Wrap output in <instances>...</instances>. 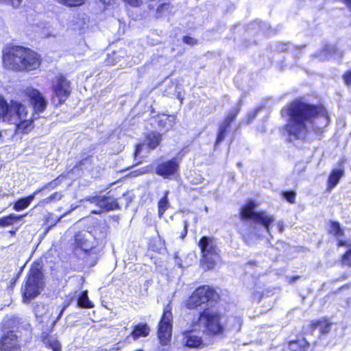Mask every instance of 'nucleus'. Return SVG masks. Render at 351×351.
Instances as JSON below:
<instances>
[{
  "mask_svg": "<svg viewBox=\"0 0 351 351\" xmlns=\"http://www.w3.org/2000/svg\"><path fill=\"white\" fill-rule=\"evenodd\" d=\"M183 41L184 43L190 45H194L196 44V40L190 36H184L183 38Z\"/></svg>",
  "mask_w": 351,
  "mask_h": 351,
  "instance_id": "37998d69",
  "label": "nucleus"
},
{
  "mask_svg": "<svg viewBox=\"0 0 351 351\" xmlns=\"http://www.w3.org/2000/svg\"><path fill=\"white\" fill-rule=\"evenodd\" d=\"M49 329L48 331H43L40 335V339L45 346L52 350L53 351H61V345L57 339H52L50 335L51 332Z\"/></svg>",
  "mask_w": 351,
  "mask_h": 351,
  "instance_id": "6ab92c4d",
  "label": "nucleus"
},
{
  "mask_svg": "<svg viewBox=\"0 0 351 351\" xmlns=\"http://www.w3.org/2000/svg\"><path fill=\"white\" fill-rule=\"evenodd\" d=\"M337 245L338 246H350V244L348 243V241H343V240H339Z\"/></svg>",
  "mask_w": 351,
  "mask_h": 351,
  "instance_id": "49530a36",
  "label": "nucleus"
},
{
  "mask_svg": "<svg viewBox=\"0 0 351 351\" xmlns=\"http://www.w3.org/2000/svg\"><path fill=\"white\" fill-rule=\"evenodd\" d=\"M25 93L36 112H42L46 109L47 101L38 90L28 88Z\"/></svg>",
  "mask_w": 351,
  "mask_h": 351,
  "instance_id": "4468645a",
  "label": "nucleus"
},
{
  "mask_svg": "<svg viewBox=\"0 0 351 351\" xmlns=\"http://www.w3.org/2000/svg\"><path fill=\"white\" fill-rule=\"evenodd\" d=\"M332 323L326 317H324L319 319H314L308 324V329L311 333H313L317 328H319L321 335L328 334L331 329Z\"/></svg>",
  "mask_w": 351,
  "mask_h": 351,
  "instance_id": "f3484780",
  "label": "nucleus"
},
{
  "mask_svg": "<svg viewBox=\"0 0 351 351\" xmlns=\"http://www.w3.org/2000/svg\"><path fill=\"white\" fill-rule=\"evenodd\" d=\"M134 351H143V350H142L141 349H137V350H135Z\"/></svg>",
  "mask_w": 351,
  "mask_h": 351,
  "instance_id": "5fc2aeb1",
  "label": "nucleus"
},
{
  "mask_svg": "<svg viewBox=\"0 0 351 351\" xmlns=\"http://www.w3.org/2000/svg\"><path fill=\"white\" fill-rule=\"evenodd\" d=\"M56 184H57L56 180H53L51 182L49 183L47 185H45V186H43V188L36 191L33 194L29 195L28 197L18 199L14 205V209L16 211H20V210H22L26 208L30 204L32 201L34 199L35 195L36 194H38V193L42 191L43 189H46L48 186V185L49 186L53 185L54 186Z\"/></svg>",
  "mask_w": 351,
  "mask_h": 351,
  "instance_id": "a211bd4d",
  "label": "nucleus"
},
{
  "mask_svg": "<svg viewBox=\"0 0 351 351\" xmlns=\"http://www.w3.org/2000/svg\"><path fill=\"white\" fill-rule=\"evenodd\" d=\"M45 276L42 265H32L21 287L23 302H28L36 298L45 289Z\"/></svg>",
  "mask_w": 351,
  "mask_h": 351,
  "instance_id": "423d86ee",
  "label": "nucleus"
},
{
  "mask_svg": "<svg viewBox=\"0 0 351 351\" xmlns=\"http://www.w3.org/2000/svg\"><path fill=\"white\" fill-rule=\"evenodd\" d=\"M201 252L208 263H215L217 261L218 254L213 239L211 237H203L198 242Z\"/></svg>",
  "mask_w": 351,
  "mask_h": 351,
  "instance_id": "9b49d317",
  "label": "nucleus"
},
{
  "mask_svg": "<svg viewBox=\"0 0 351 351\" xmlns=\"http://www.w3.org/2000/svg\"><path fill=\"white\" fill-rule=\"evenodd\" d=\"M180 162L176 158L159 164L156 168V173L164 178H169L178 174Z\"/></svg>",
  "mask_w": 351,
  "mask_h": 351,
  "instance_id": "ddd939ff",
  "label": "nucleus"
},
{
  "mask_svg": "<svg viewBox=\"0 0 351 351\" xmlns=\"http://www.w3.org/2000/svg\"><path fill=\"white\" fill-rule=\"evenodd\" d=\"M120 58L121 56L119 55L117 53H112V54L109 55L108 58L106 59V64L108 65H114L116 64H118L120 62Z\"/></svg>",
  "mask_w": 351,
  "mask_h": 351,
  "instance_id": "473e14b6",
  "label": "nucleus"
},
{
  "mask_svg": "<svg viewBox=\"0 0 351 351\" xmlns=\"http://www.w3.org/2000/svg\"><path fill=\"white\" fill-rule=\"evenodd\" d=\"M258 292H255V293H254V297H255L256 295H258Z\"/></svg>",
  "mask_w": 351,
  "mask_h": 351,
  "instance_id": "864d4df0",
  "label": "nucleus"
},
{
  "mask_svg": "<svg viewBox=\"0 0 351 351\" xmlns=\"http://www.w3.org/2000/svg\"><path fill=\"white\" fill-rule=\"evenodd\" d=\"M224 314L215 309L214 305L205 307L197 313V319L191 323V330L184 332L185 346L189 348H199L203 344L202 338L193 334V331H199L208 336L215 337L222 335L225 330L222 322Z\"/></svg>",
  "mask_w": 351,
  "mask_h": 351,
  "instance_id": "f03ea898",
  "label": "nucleus"
},
{
  "mask_svg": "<svg viewBox=\"0 0 351 351\" xmlns=\"http://www.w3.org/2000/svg\"><path fill=\"white\" fill-rule=\"evenodd\" d=\"M52 102L56 106L63 104L71 94L70 82L62 75L55 77L52 83Z\"/></svg>",
  "mask_w": 351,
  "mask_h": 351,
  "instance_id": "9d476101",
  "label": "nucleus"
},
{
  "mask_svg": "<svg viewBox=\"0 0 351 351\" xmlns=\"http://www.w3.org/2000/svg\"><path fill=\"white\" fill-rule=\"evenodd\" d=\"M170 5L169 3H162L160 5L156 10V17L162 18L169 12Z\"/></svg>",
  "mask_w": 351,
  "mask_h": 351,
  "instance_id": "7c9ffc66",
  "label": "nucleus"
},
{
  "mask_svg": "<svg viewBox=\"0 0 351 351\" xmlns=\"http://www.w3.org/2000/svg\"><path fill=\"white\" fill-rule=\"evenodd\" d=\"M228 128V127L222 123L220 125L219 128V133L216 141L217 145L219 144L224 140Z\"/></svg>",
  "mask_w": 351,
  "mask_h": 351,
  "instance_id": "2f4dec72",
  "label": "nucleus"
},
{
  "mask_svg": "<svg viewBox=\"0 0 351 351\" xmlns=\"http://www.w3.org/2000/svg\"><path fill=\"white\" fill-rule=\"evenodd\" d=\"M285 198L291 204L295 203V193L293 191H287L283 193Z\"/></svg>",
  "mask_w": 351,
  "mask_h": 351,
  "instance_id": "c9c22d12",
  "label": "nucleus"
},
{
  "mask_svg": "<svg viewBox=\"0 0 351 351\" xmlns=\"http://www.w3.org/2000/svg\"><path fill=\"white\" fill-rule=\"evenodd\" d=\"M261 298H262V295H260V296L258 297V302L261 300Z\"/></svg>",
  "mask_w": 351,
  "mask_h": 351,
  "instance_id": "603ef678",
  "label": "nucleus"
},
{
  "mask_svg": "<svg viewBox=\"0 0 351 351\" xmlns=\"http://www.w3.org/2000/svg\"><path fill=\"white\" fill-rule=\"evenodd\" d=\"M73 299H74V298L72 296V297L66 299V300H64V302L62 304V308L63 309V311H65L71 305V304L73 301Z\"/></svg>",
  "mask_w": 351,
  "mask_h": 351,
  "instance_id": "79ce46f5",
  "label": "nucleus"
},
{
  "mask_svg": "<svg viewBox=\"0 0 351 351\" xmlns=\"http://www.w3.org/2000/svg\"><path fill=\"white\" fill-rule=\"evenodd\" d=\"M86 200L98 207L97 210H93L91 211L93 214H100L104 210H112L118 208V204L116 201L105 196L88 197L86 198Z\"/></svg>",
  "mask_w": 351,
  "mask_h": 351,
  "instance_id": "f8f14e48",
  "label": "nucleus"
},
{
  "mask_svg": "<svg viewBox=\"0 0 351 351\" xmlns=\"http://www.w3.org/2000/svg\"><path fill=\"white\" fill-rule=\"evenodd\" d=\"M145 143L138 144L136 147V149L134 152V157L136 158L138 156H141V152L143 149L145 147Z\"/></svg>",
  "mask_w": 351,
  "mask_h": 351,
  "instance_id": "58836bf2",
  "label": "nucleus"
},
{
  "mask_svg": "<svg viewBox=\"0 0 351 351\" xmlns=\"http://www.w3.org/2000/svg\"><path fill=\"white\" fill-rule=\"evenodd\" d=\"M77 208V206H72L71 209L65 213L64 215H61L57 220V222L59 221L62 218H63L64 216H66L67 214L70 213L72 210H75Z\"/></svg>",
  "mask_w": 351,
  "mask_h": 351,
  "instance_id": "de8ad7c7",
  "label": "nucleus"
},
{
  "mask_svg": "<svg viewBox=\"0 0 351 351\" xmlns=\"http://www.w3.org/2000/svg\"><path fill=\"white\" fill-rule=\"evenodd\" d=\"M347 5L351 9V0H346Z\"/></svg>",
  "mask_w": 351,
  "mask_h": 351,
  "instance_id": "8fccbe9b",
  "label": "nucleus"
},
{
  "mask_svg": "<svg viewBox=\"0 0 351 351\" xmlns=\"http://www.w3.org/2000/svg\"><path fill=\"white\" fill-rule=\"evenodd\" d=\"M25 215H17L11 214L7 217L0 219V226H8L14 223L20 221Z\"/></svg>",
  "mask_w": 351,
  "mask_h": 351,
  "instance_id": "bb28decb",
  "label": "nucleus"
},
{
  "mask_svg": "<svg viewBox=\"0 0 351 351\" xmlns=\"http://www.w3.org/2000/svg\"><path fill=\"white\" fill-rule=\"evenodd\" d=\"M256 206L257 204L250 200L241 208V219L244 223L241 231L243 238L270 234V226L275 221V218L266 211L256 212Z\"/></svg>",
  "mask_w": 351,
  "mask_h": 351,
  "instance_id": "7ed1b4c3",
  "label": "nucleus"
},
{
  "mask_svg": "<svg viewBox=\"0 0 351 351\" xmlns=\"http://www.w3.org/2000/svg\"><path fill=\"white\" fill-rule=\"evenodd\" d=\"M108 226L99 224L92 232L79 233L75 236V244L77 248L85 252L92 250L103 242L107 235Z\"/></svg>",
  "mask_w": 351,
  "mask_h": 351,
  "instance_id": "6e6552de",
  "label": "nucleus"
},
{
  "mask_svg": "<svg viewBox=\"0 0 351 351\" xmlns=\"http://www.w3.org/2000/svg\"><path fill=\"white\" fill-rule=\"evenodd\" d=\"M183 223H184V230L181 234V237L182 239L184 238L187 234V228H188V226H189V223H188L187 220H184Z\"/></svg>",
  "mask_w": 351,
  "mask_h": 351,
  "instance_id": "a18cd8bd",
  "label": "nucleus"
},
{
  "mask_svg": "<svg viewBox=\"0 0 351 351\" xmlns=\"http://www.w3.org/2000/svg\"><path fill=\"white\" fill-rule=\"evenodd\" d=\"M23 0H0V1L12 5L13 8H18L21 4Z\"/></svg>",
  "mask_w": 351,
  "mask_h": 351,
  "instance_id": "e433bc0d",
  "label": "nucleus"
},
{
  "mask_svg": "<svg viewBox=\"0 0 351 351\" xmlns=\"http://www.w3.org/2000/svg\"><path fill=\"white\" fill-rule=\"evenodd\" d=\"M62 194L58 192L53 193L50 196L41 201L39 204H49L53 200H60L62 198Z\"/></svg>",
  "mask_w": 351,
  "mask_h": 351,
  "instance_id": "72a5a7b5",
  "label": "nucleus"
},
{
  "mask_svg": "<svg viewBox=\"0 0 351 351\" xmlns=\"http://www.w3.org/2000/svg\"><path fill=\"white\" fill-rule=\"evenodd\" d=\"M94 304L89 300L88 291H82L77 298V306L81 308H93Z\"/></svg>",
  "mask_w": 351,
  "mask_h": 351,
  "instance_id": "4be33fe9",
  "label": "nucleus"
},
{
  "mask_svg": "<svg viewBox=\"0 0 351 351\" xmlns=\"http://www.w3.org/2000/svg\"><path fill=\"white\" fill-rule=\"evenodd\" d=\"M336 52L337 49L335 46L326 45L324 47V50L321 52L319 58L322 61L328 60L329 58L333 57Z\"/></svg>",
  "mask_w": 351,
  "mask_h": 351,
  "instance_id": "cd10ccee",
  "label": "nucleus"
},
{
  "mask_svg": "<svg viewBox=\"0 0 351 351\" xmlns=\"http://www.w3.org/2000/svg\"><path fill=\"white\" fill-rule=\"evenodd\" d=\"M64 311H63L62 308H61L59 314L58 315L57 317L56 318V319L52 322L51 326H50V331H53L57 322L61 318V317L62 316L63 313H64Z\"/></svg>",
  "mask_w": 351,
  "mask_h": 351,
  "instance_id": "a19ab883",
  "label": "nucleus"
},
{
  "mask_svg": "<svg viewBox=\"0 0 351 351\" xmlns=\"http://www.w3.org/2000/svg\"><path fill=\"white\" fill-rule=\"evenodd\" d=\"M287 348L289 351H308L311 343L302 333H298L295 339L287 341Z\"/></svg>",
  "mask_w": 351,
  "mask_h": 351,
  "instance_id": "dca6fc26",
  "label": "nucleus"
},
{
  "mask_svg": "<svg viewBox=\"0 0 351 351\" xmlns=\"http://www.w3.org/2000/svg\"><path fill=\"white\" fill-rule=\"evenodd\" d=\"M289 119L285 131L289 141L304 139L311 130L320 132L329 122L326 110L302 101L296 100L289 106Z\"/></svg>",
  "mask_w": 351,
  "mask_h": 351,
  "instance_id": "f257e3e1",
  "label": "nucleus"
},
{
  "mask_svg": "<svg viewBox=\"0 0 351 351\" xmlns=\"http://www.w3.org/2000/svg\"><path fill=\"white\" fill-rule=\"evenodd\" d=\"M3 64L8 69L21 71L35 70L40 62L36 53L18 46L6 49L3 56Z\"/></svg>",
  "mask_w": 351,
  "mask_h": 351,
  "instance_id": "20e7f679",
  "label": "nucleus"
},
{
  "mask_svg": "<svg viewBox=\"0 0 351 351\" xmlns=\"http://www.w3.org/2000/svg\"><path fill=\"white\" fill-rule=\"evenodd\" d=\"M343 174L344 171L343 169H333L328 177V189L331 190L333 189L338 184L339 180L343 177Z\"/></svg>",
  "mask_w": 351,
  "mask_h": 351,
  "instance_id": "b1692460",
  "label": "nucleus"
},
{
  "mask_svg": "<svg viewBox=\"0 0 351 351\" xmlns=\"http://www.w3.org/2000/svg\"><path fill=\"white\" fill-rule=\"evenodd\" d=\"M135 173H136L135 176H138V175L143 174V171L138 170V171H135Z\"/></svg>",
  "mask_w": 351,
  "mask_h": 351,
  "instance_id": "3c124183",
  "label": "nucleus"
},
{
  "mask_svg": "<svg viewBox=\"0 0 351 351\" xmlns=\"http://www.w3.org/2000/svg\"><path fill=\"white\" fill-rule=\"evenodd\" d=\"M176 123L175 115L162 114L157 117V124L158 128L168 131L173 128Z\"/></svg>",
  "mask_w": 351,
  "mask_h": 351,
  "instance_id": "412c9836",
  "label": "nucleus"
},
{
  "mask_svg": "<svg viewBox=\"0 0 351 351\" xmlns=\"http://www.w3.org/2000/svg\"><path fill=\"white\" fill-rule=\"evenodd\" d=\"M18 337L12 330L8 331L0 339L1 351H19Z\"/></svg>",
  "mask_w": 351,
  "mask_h": 351,
  "instance_id": "2eb2a0df",
  "label": "nucleus"
},
{
  "mask_svg": "<svg viewBox=\"0 0 351 351\" xmlns=\"http://www.w3.org/2000/svg\"><path fill=\"white\" fill-rule=\"evenodd\" d=\"M2 112L3 121L13 123L19 131L28 132L33 128L32 110L29 112L23 104L17 101H11L8 104L4 99Z\"/></svg>",
  "mask_w": 351,
  "mask_h": 351,
  "instance_id": "39448f33",
  "label": "nucleus"
},
{
  "mask_svg": "<svg viewBox=\"0 0 351 351\" xmlns=\"http://www.w3.org/2000/svg\"><path fill=\"white\" fill-rule=\"evenodd\" d=\"M240 106L241 104L239 103L237 107H236L234 109H233L228 113V116L226 117L222 124L226 125L228 128L230 127L231 122L235 119L236 116L237 115L238 112L240 110Z\"/></svg>",
  "mask_w": 351,
  "mask_h": 351,
  "instance_id": "c756f323",
  "label": "nucleus"
},
{
  "mask_svg": "<svg viewBox=\"0 0 351 351\" xmlns=\"http://www.w3.org/2000/svg\"><path fill=\"white\" fill-rule=\"evenodd\" d=\"M161 141V135L156 132H151L146 136L145 143L150 149H155Z\"/></svg>",
  "mask_w": 351,
  "mask_h": 351,
  "instance_id": "393cba45",
  "label": "nucleus"
},
{
  "mask_svg": "<svg viewBox=\"0 0 351 351\" xmlns=\"http://www.w3.org/2000/svg\"><path fill=\"white\" fill-rule=\"evenodd\" d=\"M343 81L346 85L351 84V70L345 73L343 75Z\"/></svg>",
  "mask_w": 351,
  "mask_h": 351,
  "instance_id": "ea45409f",
  "label": "nucleus"
},
{
  "mask_svg": "<svg viewBox=\"0 0 351 351\" xmlns=\"http://www.w3.org/2000/svg\"><path fill=\"white\" fill-rule=\"evenodd\" d=\"M26 265H23L21 267L19 268H15L14 269H10L8 271V276L11 278L10 285L8 286V289L12 290L14 287L16 281L20 278L25 267Z\"/></svg>",
  "mask_w": 351,
  "mask_h": 351,
  "instance_id": "5701e85b",
  "label": "nucleus"
},
{
  "mask_svg": "<svg viewBox=\"0 0 351 351\" xmlns=\"http://www.w3.org/2000/svg\"><path fill=\"white\" fill-rule=\"evenodd\" d=\"M301 278H302V276H299V275L292 276L287 279V282L289 285H293V283H295L298 280L300 279Z\"/></svg>",
  "mask_w": 351,
  "mask_h": 351,
  "instance_id": "c03bdc74",
  "label": "nucleus"
},
{
  "mask_svg": "<svg viewBox=\"0 0 351 351\" xmlns=\"http://www.w3.org/2000/svg\"><path fill=\"white\" fill-rule=\"evenodd\" d=\"M169 191L167 190L164 193V196L161 197L158 202V213L160 218H162L165 212L170 207V203L168 199Z\"/></svg>",
  "mask_w": 351,
  "mask_h": 351,
  "instance_id": "a878e982",
  "label": "nucleus"
},
{
  "mask_svg": "<svg viewBox=\"0 0 351 351\" xmlns=\"http://www.w3.org/2000/svg\"><path fill=\"white\" fill-rule=\"evenodd\" d=\"M173 329V315L171 306L168 304L163 308L162 316L158 324L157 336L159 343L162 346H169L171 343Z\"/></svg>",
  "mask_w": 351,
  "mask_h": 351,
  "instance_id": "1a4fd4ad",
  "label": "nucleus"
},
{
  "mask_svg": "<svg viewBox=\"0 0 351 351\" xmlns=\"http://www.w3.org/2000/svg\"><path fill=\"white\" fill-rule=\"evenodd\" d=\"M123 1L125 3L129 4L131 6H133V7H138L143 3V0H123Z\"/></svg>",
  "mask_w": 351,
  "mask_h": 351,
  "instance_id": "4c0bfd02",
  "label": "nucleus"
},
{
  "mask_svg": "<svg viewBox=\"0 0 351 351\" xmlns=\"http://www.w3.org/2000/svg\"><path fill=\"white\" fill-rule=\"evenodd\" d=\"M220 295L215 288L204 285L195 289L184 302V306L189 310H198L204 304L217 303Z\"/></svg>",
  "mask_w": 351,
  "mask_h": 351,
  "instance_id": "0eeeda50",
  "label": "nucleus"
},
{
  "mask_svg": "<svg viewBox=\"0 0 351 351\" xmlns=\"http://www.w3.org/2000/svg\"><path fill=\"white\" fill-rule=\"evenodd\" d=\"M330 233L334 234L337 238H339L344 235L343 230L341 228L339 223L337 221H332L330 223Z\"/></svg>",
  "mask_w": 351,
  "mask_h": 351,
  "instance_id": "c85d7f7f",
  "label": "nucleus"
},
{
  "mask_svg": "<svg viewBox=\"0 0 351 351\" xmlns=\"http://www.w3.org/2000/svg\"><path fill=\"white\" fill-rule=\"evenodd\" d=\"M278 228L279 230V232H282L284 230V225H283V223L281 222V221H279L278 223Z\"/></svg>",
  "mask_w": 351,
  "mask_h": 351,
  "instance_id": "09e8293b",
  "label": "nucleus"
},
{
  "mask_svg": "<svg viewBox=\"0 0 351 351\" xmlns=\"http://www.w3.org/2000/svg\"><path fill=\"white\" fill-rule=\"evenodd\" d=\"M68 6H78L84 3V0H58Z\"/></svg>",
  "mask_w": 351,
  "mask_h": 351,
  "instance_id": "f704fd0d",
  "label": "nucleus"
},
{
  "mask_svg": "<svg viewBox=\"0 0 351 351\" xmlns=\"http://www.w3.org/2000/svg\"><path fill=\"white\" fill-rule=\"evenodd\" d=\"M149 332L150 328L146 323H139L133 326L130 336L134 340H137L140 337H147Z\"/></svg>",
  "mask_w": 351,
  "mask_h": 351,
  "instance_id": "aec40b11",
  "label": "nucleus"
}]
</instances>
